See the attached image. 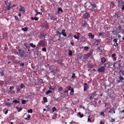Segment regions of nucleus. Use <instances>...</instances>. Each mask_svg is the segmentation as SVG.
<instances>
[{
    "label": "nucleus",
    "instance_id": "nucleus-16",
    "mask_svg": "<svg viewBox=\"0 0 124 124\" xmlns=\"http://www.w3.org/2000/svg\"><path fill=\"white\" fill-rule=\"evenodd\" d=\"M109 62H108L107 63H105L104 64V66L105 67H108L110 66V65L109 64Z\"/></svg>",
    "mask_w": 124,
    "mask_h": 124
},
{
    "label": "nucleus",
    "instance_id": "nucleus-42",
    "mask_svg": "<svg viewBox=\"0 0 124 124\" xmlns=\"http://www.w3.org/2000/svg\"><path fill=\"white\" fill-rule=\"evenodd\" d=\"M4 84V81H3L0 80V85L2 86Z\"/></svg>",
    "mask_w": 124,
    "mask_h": 124
},
{
    "label": "nucleus",
    "instance_id": "nucleus-21",
    "mask_svg": "<svg viewBox=\"0 0 124 124\" xmlns=\"http://www.w3.org/2000/svg\"><path fill=\"white\" fill-rule=\"evenodd\" d=\"M84 116V115L83 114H81L80 112H79L77 114V116H79L80 118H82Z\"/></svg>",
    "mask_w": 124,
    "mask_h": 124
},
{
    "label": "nucleus",
    "instance_id": "nucleus-26",
    "mask_svg": "<svg viewBox=\"0 0 124 124\" xmlns=\"http://www.w3.org/2000/svg\"><path fill=\"white\" fill-rule=\"evenodd\" d=\"M60 11H61L62 13L63 12L62 9L61 8H58V11L57 12V13L59 14Z\"/></svg>",
    "mask_w": 124,
    "mask_h": 124
},
{
    "label": "nucleus",
    "instance_id": "nucleus-43",
    "mask_svg": "<svg viewBox=\"0 0 124 124\" xmlns=\"http://www.w3.org/2000/svg\"><path fill=\"white\" fill-rule=\"evenodd\" d=\"M52 92V91L50 90H48L47 92H46V95H48V94L49 93H51Z\"/></svg>",
    "mask_w": 124,
    "mask_h": 124
},
{
    "label": "nucleus",
    "instance_id": "nucleus-34",
    "mask_svg": "<svg viewBox=\"0 0 124 124\" xmlns=\"http://www.w3.org/2000/svg\"><path fill=\"white\" fill-rule=\"evenodd\" d=\"M13 103H15L16 104L17 103L18 104H19L20 103V102L19 101H17L16 100H13Z\"/></svg>",
    "mask_w": 124,
    "mask_h": 124
},
{
    "label": "nucleus",
    "instance_id": "nucleus-29",
    "mask_svg": "<svg viewBox=\"0 0 124 124\" xmlns=\"http://www.w3.org/2000/svg\"><path fill=\"white\" fill-rule=\"evenodd\" d=\"M57 114L56 113H54V114L53 117H52V119H56V118L57 117Z\"/></svg>",
    "mask_w": 124,
    "mask_h": 124
},
{
    "label": "nucleus",
    "instance_id": "nucleus-8",
    "mask_svg": "<svg viewBox=\"0 0 124 124\" xmlns=\"http://www.w3.org/2000/svg\"><path fill=\"white\" fill-rule=\"evenodd\" d=\"M119 33V31L118 29H114L112 31L113 34L114 35H117Z\"/></svg>",
    "mask_w": 124,
    "mask_h": 124
},
{
    "label": "nucleus",
    "instance_id": "nucleus-61",
    "mask_svg": "<svg viewBox=\"0 0 124 124\" xmlns=\"http://www.w3.org/2000/svg\"><path fill=\"white\" fill-rule=\"evenodd\" d=\"M115 121V120L114 119L112 118L111 120V122H113Z\"/></svg>",
    "mask_w": 124,
    "mask_h": 124
},
{
    "label": "nucleus",
    "instance_id": "nucleus-22",
    "mask_svg": "<svg viewBox=\"0 0 124 124\" xmlns=\"http://www.w3.org/2000/svg\"><path fill=\"white\" fill-rule=\"evenodd\" d=\"M74 90L73 88L71 89L70 92V95H73L74 93Z\"/></svg>",
    "mask_w": 124,
    "mask_h": 124
},
{
    "label": "nucleus",
    "instance_id": "nucleus-28",
    "mask_svg": "<svg viewBox=\"0 0 124 124\" xmlns=\"http://www.w3.org/2000/svg\"><path fill=\"white\" fill-rule=\"evenodd\" d=\"M23 45L27 49H30V46L28 45L27 43H25Z\"/></svg>",
    "mask_w": 124,
    "mask_h": 124
},
{
    "label": "nucleus",
    "instance_id": "nucleus-62",
    "mask_svg": "<svg viewBox=\"0 0 124 124\" xmlns=\"http://www.w3.org/2000/svg\"><path fill=\"white\" fill-rule=\"evenodd\" d=\"M104 33V32H101L99 33V36H101V35H103Z\"/></svg>",
    "mask_w": 124,
    "mask_h": 124
},
{
    "label": "nucleus",
    "instance_id": "nucleus-40",
    "mask_svg": "<svg viewBox=\"0 0 124 124\" xmlns=\"http://www.w3.org/2000/svg\"><path fill=\"white\" fill-rule=\"evenodd\" d=\"M13 7H11L10 6V5L9 6H7V8L8 10H10Z\"/></svg>",
    "mask_w": 124,
    "mask_h": 124
},
{
    "label": "nucleus",
    "instance_id": "nucleus-46",
    "mask_svg": "<svg viewBox=\"0 0 124 124\" xmlns=\"http://www.w3.org/2000/svg\"><path fill=\"white\" fill-rule=\"evenodd\" d=\"M57 110L56 108L54 107L52 108V112L53 113L55 111H56Z\"/></svg>",
    "mask_w": 124,
    "mask_h": 124
},
{
    "label": "nucleus",
    "instance_id": "nucleus-7",
    "mask_svg": "<svg viewBox=\"0 0 124 124\" xmlns=\"http://www.w3.org/2000/svg\"><path fill=\"white\" fill-rule=\"evenodd\" d=\"M101 65L104 64V63H105V62H107V61H106V59L104 57H102L101 58Z\"/></svg>",
    "mask_w": 124,
    "mask_h": 124
},
{
    "label": "nucleus",
    "instance_id": "nucleus-52",
    "mask_svg": "<svg viewBox=\"0 0 124 124\" xmlns=\"http://www.w3.org/2000/svg\"><path fill=\"white\" fill-rule=\"evenodd\" d=\"M42 50L43 51L46 52V48H42Z\"/></svg>",
    "mask_w": 124,
    "mask_h": 124
},
{
    "label": "nucleus",
    "instance_id": "nucleus-4",
    "mask_svg": "<svg viewBox=\"0 0 124 124\" xmlns=\"http://www.w3.org/2000/svg\"><path fill=\"white\" fill-rule=\"evenodd\" d=\"M97 95L96 92H94L90 94L89 99L91 100L92 98H93L95 96Z\"/></svg>",
    "mask_w": 124,
    "mask_h": 124
},
{
    "label": "nucleus",
    "instance_id": "nucleus-51",
    "mask_svg": "<svg viewBox=\"0 0 124 124\" xmlns=\"http://www.w3.org/2000/svg\"><path fill=\"white\" fill-rule=\"evenodd\" d=\"M84 49L85 50H87L88 48H89V47H88V46H85L84 48Z\"/></svg>",
    "mask_w": 124,
    "mask_h": 124
},
{
    "label": "nucleus",
    "instance_id": "nucleus-56",
    "mask_svg": "<svg viewBox=\"0 0 124 124\" xmlns=\"http://www.w3.org/2000/svg\"><path fill=\"white\" fill-rule=\"evenodd\" d=\"M110 110L109 111V112L110 113H112V112L113 111V108L110 109Z\"/></svg>",
    "mask_w": 124,
    "mask_h": 124
},
{
    "label": "nucleus",
    "instance_id": "nucleus-50",
    "mask_svg": "<svg viewBox=\"0 0 124 124\" xmlns=\"http://www.w3.org/2000/svg\"><path fill=\"white\" fill-rule=\"evenodd\" d=\"M55 87H53L52 88V87L51 86H50L49 87V89L50 90H54L55 89Z\"/></svg>",
    "mask_w": 124,
    "mask_h": 124
},
{
    "label": "nucleus",
    "instance_id": "nucleus-15",
    "mask_svg": "<svg viewBox=\"0 0 124 124\" xmlns=\"http://www.w3.org/2000/svg\"><path fill=\"white\" fill-rule=\"evenodd\" d=\"M116 55V54L115 53L111 55L112 57L113 58V59L114 60H116V57H115Z\"/></svg>",
    "mask_w": 124,
    "mask_h": 124
},
{
    "label": "nucleus",
    "instance_id": "nucleus-58",
    "mask_svg": "<svg viewBox=\"0 0 124 124\" xmlns=\"http://www.w3.org/2000/svg\"><path fill=\"white\" fill-rule=\"evenodd\" d=\"M100 114L101 116H105V115L104 114V112H101L100 113Z\"/></svg>",
    "mask_w": 124,
    "mask_h": 124
},
{
    "label": "nucleus",
    "instance_id": "nucleus-20",
    "mask_svg": "<svg viewBox=\"0 0 124 124\" xmlns=\"http://www.w3.org/2000/svg\"><path fill=\"white\" fill-rule=\"evenodd\" d=\"M89 86L88 85H87L86 86H84V91H86L87 90V89L89 88Z\"/></svg>",
    "mask_w": 124,
    "mask_h": 124
},
{
    "label": "nucleus",
    "instance_id": "nucleus-39",
    "mask_svg": "<svg viewBox=\"0 0 124 124\" xmlns=\"http://www.w3.org/2000/svg\"><path fill=\"white\" fill-rule=\"evenodd\" d=\"M56 34H57V36H60L61 34V33L59 32L58 31H56Z\"/></svg>",
    "mask_w": 124,
    "mask_h": 124
},
{
    "label": "nucleus",
    "instance_id": "nucleus-18",
    "mask_svg": "<svg viewBox=\"0 0 124 124\" xmlns=\"http://www.w3.org/2000/svg\"><path fill=\"white\" fill-rule=\"evenodd\" d=\"M26 55L24 53L20 55V56L21 58H23V59L24 60L25 59V58H23L24 57H25L26 56V55Z\"/></svg>",
    "mask_w": 124,
    "mask_h": 124
},
{
    "label": "nucleus",
    "instance_id": "nucleus-33",
    "mask_svg": "<svg viewBox=\"0 0 124 124\" xmlns=\"http://www.w3.org/2000/svg\"><path fill=\"white\" fill-rule=\"evenodd\" d=\"M68 50L69 51V52L68 53L69 55L70 56H71L72 54V51L69 49H68Z\"/></svg>",
    "mask_w": 124,
    "mask_h": 124
},
{
    "label": "nucleus",
    "instance_id": "nucleus-30",
    "mask_svg": "<svg viewBox=\"0 0 124 124\" xmlns=\"http://www.w3.org/2000/svg\"><path fill=\"white\" fill-rule=\"evenodd\" d=\"M21 29L24 31H27L28 28L27 27H25L24 28H22Z\"/></svg>",
    "mask_w": 124,
    "mask_h": 124
},
{
    "label": "nucleus",
    "instance_id": "nucleus-10",
    "mask_svg": "<svg viewBox=\"0 0 124 124\" xmlns=\"http://www.w3.org/2000/svg\"><path fill=\"white\" fill-rule=\"evenodd\" d=\"M25 50H22L21 49H19L18 50V51L19 52V53L20 54V55L22 54H23L25 53V52L26 51V49H25Z\"/></svg>",
    "mask_w": 124,
    "mask_h": 124
},
{
    "label": "nucleus",
    "instance_id": "nucleus-64",
    "mask_svg": "<svg viewBox=\"0 0 124 124\" xmlns=\"http://www.w3.org/2000/svg\"><path fill=\"white\" fill-rule=\"evenodd\" d=\"M20 65L21 66H23L24 65V63H23V62L21 63L20 64Z\"/></svg>",
    "mask_w": 124,
    "mask_h": 124
},
{
    "label": "nucleus",
    "instance_id": "nucleus-31",
    "mask_svg": "<svg viewBox=\"0 0 124 124\" xmlns=\"http://www.w3.org/2000/svg\"><path fill=\"white\" fill-rule=\"evenodd\" d=\"M0 74H1V76H3L4 75V72L3 70H2L1 71H0Z\"/></svg>",
    "mask_w": 124,
    "mask_h": 124
},
{
    "label": "nucleus",
    "instance_id": "nucleus-19",
    "mask_svg": "<svg viewBox=\"0 0 124 124\" xmlns=\"http://www.w3.org/2000/svg\"><path fill=\"white\" fill-rule=\"evenodd\" d=\"M27 117L24 118V119L26 120H29L31 118V116L29 114L27 115Z\"/></svg>",
    "mask_w": 124,
    "mask_h": 124
},
{
    "label": "nucleus",
    "instance_id": "nucleus-25",
    "mask_svg": "<svg viewBox=\"0 0 124 124\" xmlns=\"http://www.w3.org/2000/svg\"><path fill=\"white\" fill-rule=\"evenodd\" d=\"M88 36L89 37H91V39H93L94 37V36L91 33H89L88 34Z\"/></svg>",
    "mask_w": 124,
    "mask_h": 124
},
{
    "label": "nucleus",
    "instance_id": "nucleus-24",
    "mask_svg": "<svg viewBox=\"0 0 124 124\" xmlns=\"http://www.w3.org/2000/svg\"><path fill=\"white\" fill-rule=\"evenodd\" d=\"M35 11L36 13L35 14V16H37L38 15V14H40L41 15L42 14V12H37L36 10H35Z\"/></svg>",
    "mask_w": 124,
    "mask_h": 124
},
{
    "label": "nucleus",
    "instance_id": "nucleus-37",
    "mask_svg": "<svg viewBox=\"0 0 124 124\" xmlns=\"http://www.w3.org/2000/svg\"><path fill=\"white\" fill-rule=\"evenodd\" d=\"M43 100H44V102H47L48 101L46 97H44L43 99Z\"/></svg>",
    "mask_w": 124,
    "mask_h": 124
},
{
    "label": "nucleus",
    "instance_id": "nucleus-57",
    "mask_svg": "<svg viewBox=\"0 0 124 124\" xmlns=\"http://www.w3.org/2000/svg\"><path fill=\"white\" fill-rule=\"evenodd\" d=\"M114 42L116 43L117 41V39H114L113 40Z\"/></svg>",
    "mask_w": 124,
    "mask_h": 124
},
{
    "label": "nucleus",
    "instance_id": "nucleus-49",
    "mask_svg": "<svg viewBox=\"0 0 124 124\" xmlns=\"http://www.w3.org/2000/svg\"><path fill=\"white\" fill-rule=\"evenodd\" d=\"M75 74L73 73L72 74V76H71V77L73 78H74L75 77Z\"/></svg>",
    "mask_w": 124,
    "mask_h": 124
},
{
    "label": "nucleus",
    "instance_id": "nucleus-6",
    "mask_svg": "<svg viewBox=\"0 0 124 124\" xmlns=\"http://www.w3.org/2000/svg\"><path fill=\"white\" fill-rule=\"evenodd\" d=\"M56 16L52 15H51L50 16V19L51 20L56 21L57 18L56 17Z\"/></svg>",
    "mask_w": 124,
    "mask_h": 124
},
{
    "label": "nucleus",
    "instance_id": "nucleus-9",
    "mask_svg": "<svg viewBox=\"0 0 124 124\" xmlns=\"http://www.w3.org/2000/svg\"><path fill=\"white\" fill-rule=\"evenodd\" d=\"M118 80H117V82L119 83L120 82H122V81L124 80V78L122 76H120L119 77Z\"/></svg>",
    "mask_w": 124,
    "mask_h": 124
},
{
    "label": "nucleus",
    "instance_id": "nucleus-12",
    "mask_svg": "<svg viewBox=\"0 0 124 124\" xmlns=\"http://www.w3.org/2000/svg\"><path fill=\"white\" fill-rule=\"evenodd\" d=\"M65 30L63 29L62 30V32H61V34L63 36L65 37L67 36V34L66 32H65Z\"/></svg>",
    "mask_w": 124,
    "mask_h": 124
},
{
    "label": "nucleus",
    "instance_id": "nucleus-27",
    "mask_svg": "<svg viewBox=\"0 0 124 124\" xmlns=\"http://www.w3.org/2000/svg\"><path fill=\"white\" fill-rule=\"evenodd\" d=\"M63 90V88L62 86H59L58 89V90L59 92H61Z\"/></svg>",
    "mask_w": 124,
    "mask_h": 124
},
{
    "label": "nucleus",
    "instance_id": "nucleus-60",
    "mask_svg": "<svg viewBox=\"0 0 124 124\" xmlns=\"http://www.w3.org/2000/svg\"><path fill=\"white\" fill-rule=\"evenodd\" d=\"M14 88V87L13 86H10L9 89L10 90H12V89H13Z\"/></svg>",
    "mask_w": 124,
    "mask_h": 124
},
{
    "label": "nucleus",
    "instance_id": "nucleus-35",
    "mask_svg": "<svg viewBox=\"0 0 124 124\" xmlns=\"http://www.w3.org/2000/svg\"><path fill=\"white\" fill-rule=\"evenodd\" d=\"M31 19L33 20H35V21H37L38 20V18L37 17H35L34 18H33V17H31Z\"/></svg>",
    "mask_w": 124,
    "mask_h": 124
},
{
    "label": "nucleus",
    "instance_id": "nucleus-11",
    "mask_svg": "<svg viewBox=\"0 0 124 124\" xmlns=\"http://www.w3.org/2000/svg\"><path fill=\"white\" fill-rule=\"evenodd\" d=\"M20 8L19 10L20 11L23 12V13H24L25 12V11L24 10V8L21 5H20Z\"/></svg>",
    "mask_w": 124,
    "mask_h": 124
},
{
    "label": "nucleus",
    "instance_id": "nucleus-23",
    "mask_svg": "<svg viewBox=\"0 0 124 124\" xmlns=\"http://www.w3.org/2000/svg\"><path fill=\"white\" fill-rule=\"evenodd\" d=\"M16 108L18 110V112H20L22 109L23 108H19V107L18 106H17L16 107Z\"/></svg>",
    "mask_w": 124,
    "mask_h": 124
},
{
    "label": "nucleus",
    "instance_id": "nucleus-32",
    "mask_svg": "<svg viewBox=\"0 0 124 124\" xmlns=\"http://www.w3.org/2000/svg\"><path fill=\"white\" fill-rule=\"evenodd\" d=\"M71 87L70 86L68 85L67 87H66L65 88V89L66 90H68V91H69L71 90L70 88H71Z\"/></svg>",
    "mask_w": 124,
    "mask_h": 124
},
{
    "label": "nucleus",
    "instance_id": "nucleus-2",
    "mask_svg": "<svg viewBox=\"0 0 124 124\" xmlns=\"http://www.w3.org/2000/svg\"><path fill=\"white\" fill-rule=\"evenodd\" d=\"M90 14L88 12H85V13L83 14V16L85 19H87L90 17Z\"/></svg>",
    "mask_w": 124,
    "mask_h": 124
},
{
    "label": "nucleus",
    "instance_id": "nucleus-41",
    "mask_svg": "<svg viewBox=\"0 0 124 124\" xmlns=\"http://www.w3.org/2000/svg\"><path fill=\"white\" fill-rule=\"evenodd\" d=\"M49 105H48V106H46L45 107V108H47L46 110L47 111H49L50 108H49Z\"/></svg>",
    "mask_w": 124,
    "mask_h": 124
},
{
    "label": "nucleus",
    "instance_id": "nucleus-36",
    "mask_svg": "<svg viewBox=\"0 0 124 124\" xmlns=\"http://www.w3.org/2000/svg\"><path fill=\"white\" fill-rule=\"evenodd\" d=\"M30 46L33 48H35L36 47V46L34 45L33 43H31L29 44Z\"/></svg>",
    "mask_w": 124,
    "mask_h": 124
},
{
    "label": "nucleus",
    "instance_id": "nucleus-53",
    "mask_svg": "<svg viewBox=\"0 0 124 124\" xmlns=\"http://www.w3.org/2000/svg\"><path fill=\"white\" fill-rule=\"evenodd\" d=\"M59 36L58 38V39L57 40H61L62 39L61 37V36Z\"/></svg>",
    "mask_w": 124,
    "mask_h": 124
},
{
    "label": "nucleus",
    "instance_id": "nucleus-17",
    "mask_svg": "<svg viewBox=\"0 0 124 124\" xmlns=\"http://www.w3.org/2000/svg\"><path fill=\"white\" fill-rule=\"evenodd\" d=\"M119 73L120 75L124 76V71H123V70H120Z\"/></svg>",
    "mask_w": 124,
    "mask_h": 124
},
{
    "label": "nucleus",
    "instance_id": "nucleus-44",
    "mask_svg": "<svg viewBox=\"0 0 124 124\" xmlns=\"http://www.w3.org/2000/svg\"><path fill=\"white\" fill-rule=\"evenodd\" d=\"M27 112L28 113H32V111L31 109H30L28 110Z\"/></svg>",
    "mask_w": 124,
    "mask_h": 124
},
{
    "label": "nucleus",
    "instance_id": "nucleus-38",
    "mask_svg": "<svg viewBox=\"0 0 124 124\" xmlns=\"http://www.w3.org/2000/svg\"><path fill=\"white\" fill-rule=\"evenodd\" d=\"M12 104V103H10L9 102H6L5 104V105L7 106H10Z\"/></svg>",
    "mask_w": 124,
    "mask_h": 124
},
{
    "label": "nucleus",
    "instance_id": "nucleus-5",
    "mask_svg": "<svg viewBox=\"0 0 124 124\" xmlns=\"http://www.w3.org/2000/svg\"><path fill=\"white\" fill-rule=\"evenodd\" d=\"M105 67L104 66H102L101 68H99L98 69V71L99 72H104Z\"/></svg>",
    "mask_w": 124,
    "mask_h": 124
},
{
    "label": "nucleus",
    "instance_id": "nucleus-14",
    "mask_svg": "<svg viewBox=\"0 0 124 124\" xmlns=\"http://www.w3.org/2000/svg\"><path fill=\"white\" fill-rule=\"evenodd\" d=\"M93 53V51L92 50H90L89 51V53H88L86 54V55L88 57H90L91 56Z\"/></svg>",
    "mask_w": 124,
    "mask_h": 124
},
{
    "label": "nucleus",
    "instance_id": "nucleus-47",
    "mask_svg": "<svg viewBox=\"0 0 124 124\" xmlns=\"http://www.w3.org/2000/svg\"><path fill=\"white\" fill-rule=\"evenodd\" d=\"M26 102V101L25 100H22V104H25Z\"/></svg>",
    "mask_w": 124,
    "mask_h": 124
},
{
    "label": "nucleus",
    "instance_id": "nucleus-3",
    "mask_svg": "<svg viewBox=\"0 0 124 124\" xmlns=\"http://www.w3.org/2000/svg\"><path fill=\"white\" fill-rule=\"evenodd\" d=\"M38 45L39 46H45V43L44 41L43 40H41L39 41L38 43Z\"/></svg>",
    "mask_w": 124,
    "mask_h": 124
},
{
    "label": "nucleus",
    "instance_id": "nucleus-13",
    "mask_svg": "<svg viewBox=\"0 0 124 124\" xmlns=\"http://www.w3.org/2000/svg\"><path fill=\"white\" fill-rule=\"evenodd\" d=\"M87 23V22L85 20V21H84V22H83L82 23L81 25L82 27L83 28H85Z\"/></svg>",
    "mask_w": 124,
    "mask_h": 124
},
{
    "label": "nucleus",
    "instance_id": "nucleus-48",
    "mask_svg": "<svg viewBox=\"0 0 124 124\" xmlns=\"http://www.w3.org/2000/svg\"><path fill=\"white\" fill-rule=\"evenodd\" d=\"M120 22V23H124V17H123V18L121 19Z\"/></svg>",
    "mask_w": 124,
    "mask_h": 124
},
{
    "label": "nucleus",
    "instance_id": "nucleus-63",
    "mask_svg": "<svg viewBox=\"0 0 124 124\" xmlns=\"http://www.w3.org/2000/svg\"><path fill=\"white\" fill-rule=\"evenodd\" d=\"M94 10L92 8H91L90 9V11H91V12H93V11H94V10Z\"/></svg>",
    "mask_w": 124,
    "mask_h": 124
},
{
    "label": "nucleus",
    "instance_id": "nucleus-55",
    "mask_svg": "<svg viewBox=\"0 0 124 124\" xmlns=\"http://www.w3.org/2000/svg\"><path fill=\"white\" fill-rule=\"evenodd\" d=\"M25 86L23 84H21L20 87L22 88H23V87H24Z\"/></svg>",
    "mask_w": 124,
    "mask_h": 124
},
{
    "label": "nucleus",
    "instance_id": "nucleus-59",
    "mask_svg": "<svg viewBox=\"0 0 124 124\" xmlns=\"http://www.w3.org/2000/svg\"><path fill=\"white\" fill-rule=\"evenodd\" d=\"M79 107L80 108H83V109H85V107H84V106H82V105H80L79 106Z\"/></svg>",
    "mask_w": 124,
    "mask_h": 124
},
{
    "label": "nucleus",
    "instance_id": "nucleus-54",
    "mask_svg": "<svg viewBox=\"0 0 124 124\" xmlns=\"http://www.w3.org/2000/svg\"><path fill=\"white\" fill-rule=\"evenodd\" d=\"M118 43H114V46H115L116 47V46H118Z\"/></svg>",
    "mask_w": 124,
    "mask_h": 124
},
{
    "label": "nucleus",
    "instance_id": "nucleus-45",
    "mask_svg": "<svg viewBox=\"0 0 124 124\" xmlns=\"http://www.w3.org/2000/svg\"><path fill=\"white\" fill-rule=\"evenodd\" d=\"M73 37L75 39H77L78 40L79 39L78 36H77L76 35H75Z\"/></svg>",
    "mask_w": 124,
    "mask_h": 124
},
{
    "label": "nucleus",
    "instance_id": "nucleus-1",
    "mask_svg": "<svg viewBox=\"0 0 124 124\" xmlns=\"http://www.w3.org/2000/svg\"><path fill=\"white\" fill-rule=\"evenodd\" d=\"M90 5L89 6V7H90L91 6L92 7V8L94 10H96L97 9V5L94 2H90Z\"/></svg>",
    "mask_w": 124,
    "mask_h": 124
}]
</instances>
